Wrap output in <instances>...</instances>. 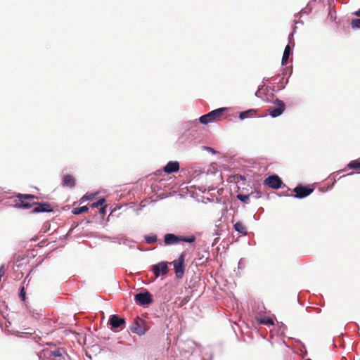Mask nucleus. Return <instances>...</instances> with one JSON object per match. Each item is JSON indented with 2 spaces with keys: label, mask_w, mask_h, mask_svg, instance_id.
<instances>
[{
  "label": "nucleus",
  "mask_w": 360,
  "mask_h": 360,
  "mask_svg": "<svg viewBox=\"0 0 360 360\" xmlns=\"http://www.w3.org/2000/svg\"><path fill=\"white\" fill-rule=\"evenodd\" d=\"M17 198V207L29 209L37 204L35 200H37L38 197L31 194H18Z\"/></svg>",
  "instance_id": "nucleus-1"
},
{
  "label": "nucleus",
  "mask_w": 360,
  "mask_h": 360,
  "mask_svg": "<svg viewBox=\"0 0 360 360\" xmlns=\"http://www.w3.org/2000/svg\"><path fill=\"white\" fill-rule=\"evenodd\" d=\"M195 240L194 236H177L173 233H167L164 237V243L166 245H175L180 242L193 243Z\"/></svg>",
  "instance_id": "nucleus-2"
},
{
  "label": "nucleus",
  "mask_w": 360,
  "mask_h": 360,
  "mask_svg": "<svg viewBox=\"0 0 360 360\" xmlns=\"http://www.w3.org/2000/svg\"><path fill=\"white\" fill-rule=\"evenodd\" d=\"M226 110V108H220L212 110L209 113L204 115L200 117V121L202 124H208L210 122L219 121L223 116L224 112Z\"/></svg>",
  "instance_id": "nucleus-3"
},
{
  "label": "nucleus",
  "mask_w": 360,
  "mask_h": 360,
  "mask_svg": "<svg viewBox=\"0 0 360 360\" xmlns=\"http://www.w3.org/2000/svg\"><path fill=\"white\" fill-rule=\"evenodd\" d=\"M186 256L185 252H181L179 258L171 263L174 266L176 277L179 279L182 278L184 275Z\"/></svg>",
  "instance_id": "nucleus-4"
},
{
  "label": "nucleus",
  "mask_w": 360,
  "mask_h": 360,
  "mask_svg": "<svg viewBox=\"0 0 360 360\" xmlns=\"http://www.w3.org/2000/svg\"><path fill=\"white\" fill-rule=\"evenodd\" d=\"M274 103L276 105V107L270 108L269 115L273 117H276L279 115H281L285 109V105L283 103V101L279 100L278 98H276Z\"/></svg>",
  "instance_id": "nucleus-5"
},
{
  "label": "nucleus",
  "mask_w": 360,
  "mask_h": 360,
  "mask_svg": "<svg viewBox=\"0 0 360 360\" xmlns=\"http://www.w3.org/2000/svg\"><path fill=\"white\" fill-rule=\"evenodd\" d=\"M135 302L141 306L148 305L153 302L152 295L149 292L137 293L135 295Z\"/></svg>",
  "instance_id": "nucleus-6"
},
{
  "label": "nucleus",
  "mask_w": 360,
  "mask_h": 360,
  "mask_svg": "<svg viewBox=\"0 0 360 360\" xmlns=\"http://www.w3.org/2000/svg\"><path fill=\"white\" fill-rule=\"evenodd\" d=\"M130 330L132 333L138 334L139 335H143L146 331L144 321L137 317L131 326Z\"/></svg>",
  "instance_id": "nucleus-7"
},
{
  "label": "nucleus",
  "mask_w": 360,
  "mask_h": 360,
  "mask_svg": "<svg viewBox=\"0 0 360 360\" xmlns=\"http://www.w3.org/2000/svg\"><path fill=\"white\" fill-rule=\"evenodd\" d=\"M264 185L273 188L278 189L281 187L283 181L277 175H271L264 180Z\"/></svg>",
  "instance_id": "nucleus-8"
},
{
  "label": "nucleus",
  "mask_w": 360,
  "mask_h": 360,
  "mask_svg": "<svg viewBox=\"0 0 360 360\" xmlns=\"http://www.w3.org/2000/svg\"><path fill=\"white\" fill-rule=\"evenodd\" d=\"M168 271L167 262H159L152 266V271L156 278L159 277L160 275H166Z\"/></svg>",
  "instance_id": "nucleus-9"
},
{
  "label": "nucleus",
  "mask_w": 360,
  "mask_h": 360,
  "mask_svg": "<svg viewBox=\"0 0 360 360\" xmlns=\"http://www.w3.org/2000/svg\"><path fill=\"white\" fill-rule=\"evenodd\" d=\"M313 191L314 189L310 187L298 185L293 189L295 193L294 196L297 198H304L310 195Z\"/></svg>",
  "instance_id": "nucleus-10"
},
{
  "label": "nucleus",
  "mask_w": 360,
  "mask_h": 360,
  "mask_svg": "<svg viewBox=\"0 0 360 360\" xmlns=\"http://www.w3.org/2000/svg\"><path fill=\"white\" fill-rule=\"evenodd\" d=\"M109 323L114 328H124L125 326V320L119 317L117 315H112L110 317Z\"/></svg>",
  "instance_id": "nucleus-11"
},
{
  "label": "nucleus",
  "mask_w": 360,
  "mask_h": 360,
  "mask_svg": "<svg viewBox=\"0 0 360 360\" xmlns=\"http://www.w3.org/2000/svg\"><path fill=\"white\" fill-rule=\"evenodd\" d=\"M34 205L37 206L34 208L33 212H50L53 211L51 205L48 202H37Z\"/></svg>",
  "instance_id": "nucleus-12"
},
{
  "label": "nucleus",
  "mask_w": 360,
  "mask_h": 360,
  "mask_svg": "<svg viewBox=\"0 0 360 360\" xmlns=\"http://www.w3.org/2000/svg\"><path fill=\"white\" fill-rule=\"evenodd\" d=\"M179 169V164L177 161H170L164 167V172L167 174L176 172Z\"/></svg>",
  "instance_id": "nucleus-13"
},
{
  "label": "nucleus",
  "mask_w": 360,
  "mask_h": 360,
  "mask_svg": "<svg viewBox=\"0 0 360 360\" xmlns=\"http://www.w3.org/2000/svg\"><path fill=\"white\" fill-rule=\"evenodd\" d=\"M233 228L236 231L238 232L239 233H240L243 236H246L248 234L247 227L245 226L244 223L240 221H237L234 224Z\"/></svg>",
  "instance_id": "nucleus-14"
},
{
  "label": "nucleus",
  "mask_w": 360,
  "mask_h": 360,
  "mask_svg": "<svg viewBox=\"0 0 360 360\" xmlns=\"http://www.w3.org/2000/svg\"><path fill=\"white\" fill-rule=\"evenodd\" d=\"M63 185L64 186L73 188L75 186V179L73 176L67 174L64 176L63 179Z\"/></svg>",
  "instance_id": "nucleus-15"
},
{
  "label": "nucleus",
  "mask_w": 360,
  "mask_h": 360,
  "mask_svg": "<svg viewBox=\"0 0 360 360\" xmlns=\"http://www.w3.org/2000/svg\"><path fill=\"white\" fill-rule=\"evenodd\" d=\"M257 321L260 324L264 325H274L272 319L266 316H256Z\"/></svg>",
  "instance_id": "nucleus-16"
},
{
  "label": "nucleus",
  "mask_w": 360,
  "mask_h": 360,
  "mask_svg": "<svg viewBox=\"0 0 360 360\" xmlns=\"http://www.w3.org/2000/svg\"><path fill=\"white\" fill-rule=\"evenodd\" d=\"M290 53H291V48H290V45H287L285 48L283 55L282 57V65L287 64L289 56L290 55Z\"/></svg>",
  "instance_id": "nucleus-17"
},
{
  "label": "nucleus",
  "mask_w": 360,
  "mask_h": 360,
  "mask_svg": "<svg viewBox=\"0 0 360 360\" xmlns=\"http://www.w3.org/2000/svg\"><path fill=\"white\" fill-rule=\"evenodd\" d=\"M347 167L350 169H355L360 171V160H352L348 165Z\"/></svg>",
  "instance_id": "nucleus-18"
},
{
  "label": "nucleus",
  "mask_w": 360,
  "mask_h": 360,
  "mask_svg": "<svg viewBox=\"0 0 360 360\" xmlns=\"http://www.w3.org/2000/svg\"><path fill=\"white\" fill-rule=\"evenodd\" d=\"M256 112L257 110L255 109H250L248 110L240 112L239 117L241 120H244L248 117L250 115H255L256 114Z\"/></svg>",
  "instance_id": "nucleus-19"
},
{
  "label": "nucleus",
  "mask_w": 360,
  "mask_h": 360,
  "mask_svg": "<svg viewBox=\"0 0 360 360\" xmlns=\"http://www.w3.org/2000/svg\"><path fill=\"white\" fill-rule=\"evenodd\" d=\"M89 210V208L87 206H82L80 207L74 208L72 211V212L74 214L78 215L84 212H86Z\"/></svg>",
  "instance_id": "nucleus-20"
},
{
  "label": "nucleus",
  "mask_w": 360,
  "mask_h": 360,
  "mask_svg": "<svg viewBox=\"0 0 360 360\" xmlns=\"http://www.w3.org/2000/svg\"><path fill=\"white\" fill-rule=\"evenodd\" d=\"M158 238L156 235L146 236L145 240L148 244H152L157 241Z\"/></svg>",
  "instance_id": "nucleus-21"
},
{
  "label": "nucleus",
  "mask_w": 360,
  "mask_h": 360,
  "mask_svg": "<svg viewBox=\"0 0 360 360\" xmlns=\"http://www.w3.org/2000/svg\"><path fill=\"white\" fill-rule=\"evenodd\" d=\"M237 198L238 200H240L241 202H244V203H249L250 202V196L249 195H243V194H238L237 195Z\"/></svg>",
  "instance_id": "nucleus-22"
},
{
  "label": "nucleus",
  "mask_w": 360,
  "mask_h": 360,
  "mask_svg": "<svg viewBox=\"0 0 360 360\" xmlns=\"http://www.w3.org/2000/svg\"><path fill=\"white\" fill-rule=\"evenodd\" d=\"M105 202V200L104 198H101V199L98 200L97 202L92 203L91 205V207H92V208L98 207L100 206H102Z\"/></svg>",
  "instance_id": "nucleus-23"
},
{
  "label": "nucleus",
  "mask_w": 360,
  "mask_h": 360,
  "mask_svg": "<svg viewBox=\"0 0 360 360\" xmlns=\"http://www.w3.org/2000/svg\"><path fill=\"white\" fill-rule=\"evenodd\" d=\"M352 28H360V19H354L351 22Z\"/></svg>",
  "instance_id": "nucleus-24"
},
{
  "label": "nucleus",
  "mask_w": 360,
  "mask_h": 360,
  "mask_svg": "<svg viewBox=\"0 0 360 360\" xmlns=\"http://www.w3.org/2000/svg\"><path fill=\"white\" fill-rule=\"evenodd\" d=\"M94 198V195L93 194H90V195H84L81 199H80V201L82 202H84V201L87 200H91Z\"/></svg>",
  "instance_id": "nucleus-25"
},
{
  "label": "nucleus",
  "mask_w": 360,
  "mask_h": 360,
  "mask_svg": "<svg viewBox=\"0 0 360 360\" xmlns=\"http://www.w3.org/2000/svg\"><path fill=\"white\" fill-rule=\"evenodd\" d=\"M25 295H26V292H25V288L22 286L20 289V297L22 299V300H25Z\"/></svg>",
  "instance_id": "nucleus-26"
},
{
  "label": "nucleus",
  "mask_w": 360,
  "mask_h": 360,
  "mask_svg": "<svg viewBox=\"0 0 360 360\" xmlns=\"http://www.w3.org/2000/svg\"><path fill=\"white\" fill-rule=\"evenodd\" d=\"M52 356L55 357H61V354L59 350H55L51 352Z\"/></svg>",
  "instance_id": "nucleus-27"
},
{
  "label": "nucleus",
  "mask_w": 360,
  "mask_h": 360,
  "mask_svg": "<svg viewBox=\"0 0 360 360\" xmlns=\"http://www.w3.org/2000/svg\"><path fill=\"white\" fill-rule=\"evenodd\" d=\"M105 212V207H101L100 209V213L104 214Z\"/></svg>",
  "instance_id": "nucleus-28"
},
{
  "label": "nucleus",
  "mask_w": 360,
  "mask_h": 360,
  "mask_svg": "<svg viewBox=\"0 0 360 360\" xmlns=\"http://www.w3.org/2000/svg\"><path fill=\"white\" fill-rule=\"evenodd\" d=\"M354 14L357 16H360V9L356 11Z\"/></svg>",
  "instance_id": "nucleus-29"
},
{
  "label": "nucleus",
  "mask_w": 360,
  "mask_h": 360,
  "mask_svg": "<svg viewBox=\"0 0 360 360\" xmlns=\"http://www.w3.org/2000/svg\"><path fill=\"white\" fill-rule=\"evenodd\" d=\"M207 149H208L210 151H212V152H214V150H213V148H210V147H209V148H207Z\"/></svg>",
  "instance_id": "nucleus-30"
},
{
  "label": "nucleus",
  "mask_w": 360,
  "mask_h": 360,
  "mask_svg": "<svg viewBox=\"0 0 360 360\" xmlns=\"http://www.w3.org/2000/svg\"><path fill=\"white\" fill-rule=\"evenodd\" d=\"M307 360H311V359H307Z\"/></svg>",
  "instance_id": "nucleus-31"
}]
</instances>
